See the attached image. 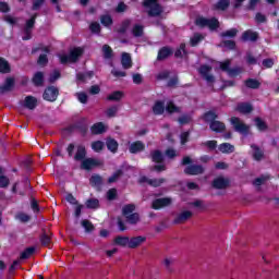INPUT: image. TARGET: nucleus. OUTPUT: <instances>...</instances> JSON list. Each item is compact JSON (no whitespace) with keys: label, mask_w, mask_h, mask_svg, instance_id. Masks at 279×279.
Instances as JSON below:
<instances>
[{"label":"nucleus","mask_w":279,"mask_h":279,"mask_svg":"<svg viewBox=\"0 0 279 279\" xmlns=\"http://www.w3.org/2000/svg\"><path fill=\"white\" fill-rule=\"evenodd\" d=\"M69 156L82 162L86 158V146L82 144H70L66 149Z\"/></svg>","instance_id":"nucleus-1"},{"label":"nucleus","mask_w":279,"mask_h":279,"mask_svg":"<svg viewBox=\"0 0 279 279\" xmlns=\"http://www.w3.org/2000/svg\"><path fill=\"white\" fill-rule=\"evenodd\" d=\"M84 53L82 48H73L70 51V54H61L60 62L61 64H66L69 62H77V59Z\"/></svg>","instance_id":"nucleus-2"},{"label":"nucleus","mask_w":279,"mask_h":279,"mask_svg":"<svg viewBox=\"0 0 279 279\" xmlns=\"http://www.w3.org/2000/svg\"><path fill=\"white\" fill-rule=\"evenodd\" d=\"M213 66H215V69H221V71L228 73L230 77H235V75L241 73V69H230V60H226L225 62H214Z\"/></svg>","instance_id":"nucleus-3"},{"label":"nucleus","mask_w":279,"mask_h":279,"mask_svg":"<svg viewBox=\"0 0 279 279\" xmlns=\"http://www.w3.org/2000/svg\"><path fill=\"white\" fill-rule=\"evenodd\" d=\"M230 123L233 130H235V132H239V134H247L250 132V125L245 124L241 121V119L236 117H232L230 119Z\"/></svg>","instance_id":"nucleus-4"},{"label":"nucleus","mask_w":279,"mask_h":279,"mask_svg":"<svg viewBox=\"0 0 279 279\" xmlns=\"http://www.w3.org/2000/svg\"><path fill=\"white\" fill-rule=\"evenodd\" d=\"M195 24L198 27H208L209 29H217L219 27V21L217 19H205V17H197Z\"/></svg>","instance_id":"nucleus-5"},{"label":"nucleus","mask_w":279,"mask_h":279,"mask_svg":"<svg viewBox=\"0 0 279 279\" xmlns=\"http://www.w3.org/2000/svg\"><path fill=\"white\" fill-rule=\"evenodd\" d=\"M158 0H145L144 5L148 9V14L150 16H158L162 12V8L158 5Z\"/></svg>","instance_id":"nucleus-6"},{"label":"nucleus","mask_w":279,"mask_h":279,"mask_svg":"<svg viewBox=\"0 0 279 279\" xmlns=\"http://www.w3.org/2000/svg\"><path fill=\"white\" fill-rule=\"evenodd\" d=\"M104 165V160L97 158H86L81 162V169H85V171H90V169H95V167H101Z\"/></svg>","instance_id":"nucleus-7"},{"label":"nucleus","mask_w":279,"mask_h":279,"mask_svg":"<svg viewBox=\"0 0 279 279\" xmlns=\"http://www.w3.org/2000/svg\"><path fill=\"white\" fill-rule=\"evenodd\" d=\"M155 114H175V112H180V107L175 106H155L153 108Z\"/></svg>","instance_id":"nucleus-8"},{"label":"nucleus","mask_w":279,"mask_h":279,"mask_svg":"<svg viewBox=\"0 0 279 279\" xmlns=\"http://www.w3.org/2000/svg\"><path fill=\"white\" fill-rule=\"evenodd\" d=\"M151 158H153V162H157L154 169L158 172L165 171L166 167L162 163V160H163L162 153L160 150H155L153 151Z\"/></svg>","instance_id":"nucleus-9"},{"label":"nucleus","mask_w":279,"mask_h":279,"mask_svg":"<svg viewBox=\"0 0 279 279\" xmlns=\"http://www.w3.org/2000/svg\"><path fill=\"white\" fill-rule=\"evenodd\" d=\"M173 199L171 197H163L153 202L154 210H160V208H166V206H171Z\"/></svg>","instance_id":"nucleus-10"},{"label":"nucleus","mask_w":279,"mask_h":279,"mask_svg":"<svg viewBox=\"0 0 279 279\" xmlns=\"http://www.w3.org/2000/svg\"><path fill=\"white\" fill-rule=\"evenodd\" d=\"M58 88L50 86L44 92V99L46 101H56L58 99Z\"/></svg>","instance_id":"nucleus-11"},{"label":"nucleus","mask_w":279,"mask_h":279,"mask_svg":"<svg viewBox=\"0 0 279 279\" xmlns=\"http://www.w3.org/2000/svg\"><path fill=\"white\" fill-rule=\"evenodd\" d=\"M145 241H147V238L143 235L129 238V247L131 250H136V247H141Z\"/></svg>","instance_id":"nucleus-12"},{"label":"nucleus","mask_w":279,"mask_h":279,"mask_svg":"<svg viewBox=\"0 0 279 279\" xmlns=\"http://www.w3.org/2000/svg\"><path fill=\"white\" fill-rule=\"evenodd\" d=\"M34 23H36V15L26 22L24 29L25 36H23V40H29V38H32V29L34 28Z\"/></svg>","instance_id":"nucleus-13"},{"label":"nucleus","mask_w":279,"mask_h":279,"mask_svg":"<svg viewBox=\"0 0 279 279\" xmlns=\"http://www.w3.org/2000/svg\"><path fill=\"white\" fill-rule=\"evenodd\" d=\"M210 69L208 65H203L199 69L201 75L206 80V82H215V76L210 75Z\"/></svg>","instance_id":"nucleus-14"},{"label":"nucleus","mask_w":279,"mask_h":279,"mask_svg":"<svg viewBox=\"0 0 279 279\" xmlns=\"http://www.w3.org/2000/svg\"><path fill=\"white\" fill-rule=\"evenodd\" d=\"M14 88V78H7L4 84L0 86V95L10 93Z\"/></svg>","instance_id":"nucleus-15"},{"label":"nucleus","mask_w":279,"mask_h":279,"mask_svg":"<svg viewBox=\"0 0 279 279\" xmlns=\"http://www.w3.org/2000/svg\"><path fill=\"white\" fill-rule=\"evenodd\" d=\"M106 130H108V126H106V124H104L102 122L95 123L90 128L92 134H104Z\"/></svg>","instance_id":"nucleus-16"},{"label":"nucleus","mask_w":279,"mask_h":279,"mask_svg":"<svg viewBox=\"0 0 279 279\" xmlns=\"http://www.w3.org/2000/svg\"><path fill=\"white\" fill-rule=\"evenodd\" d=\"M185 173L189 175H199V173H204V168L202 166H189L185 168Z\"/></svg>","instance_id":"nucleus-17"},{"label":"nucleus","mask_w":279,"mask_h":279,"mask_svg":"<svg viewBox=\"0 0 279 279\" xmlns=\"http://www.w3.org/2000/svg\"><path fill=\"white\" fill-rule=\"evenodd\" d=\"M121 64L123 69H132V57L128 52H123L121 57Z\"/></svg>","instance_id":"nucleus-18"},{"label":"nucleus","mask_w":279,"mask_h":279,"mask_svg":"<svg viewBox=\"0 0 279 279\" xmlns=\"http://www.w3.org/2000/svg\"><path fill=\"white\" fill-rule=\"evenodd\" d=\"M214 189H226L228 186V179L225 178H217L213 182Z\"/></svg>","instance_id":"nucleus-19"},{"label":"nucleus","mask_w":279,"mask_h":279,"mask_svg":"<svg viewBox=\"0 0 279 279\" xmlns=\"http://www.w3.org/2000/svg\"><path fill=\"white\" fill-rule=\"evenodd\" d=\"M209 128L213 132H223L226 130V124L220 121H213L210 122Z\"/></svg>","instance_id":"nucleus-20"},{"label":"nucleus","mask_w":279,"mask_h":279,"mask_svg":"<svg viewBox=\"0 0 279 279\" xmlns=\"http://www.w3.org/2000/svg\"><path fill=\"white\" fill-rule=\"evenodd\" d=\"M114 245H120L121 247H129L130 246V238L128 236H117L113 240Z\"/></svg>","instance_id":"nucleus-21"},{"label":"nucleus","mask_w":279,"mask_h":279,"mask_svg":"<svg viewBox=\"0 0 279 279\" xmlns=\"http://www.w3.org/2000/svg\"><path fill=\"white\" fill-rule=\"evenodd\" d=\"M107 149L111 151L112 154H117V150L119 149V143H117L113 138H108L106 142Z\"/></svg>","instance_id":"nucleus-22"},{"label":"nucleus","mask_w":279,"mask_h":279,"mask_svg":"<svg viewBox=\"0 0 279 279\" xmlns=\"http://www.w3.org/2000/svg\"><path fill=\"white\" fill-rule=\"evenodd\" d=\"M143 149H145V144L142 142H135L130 145L131 154H138V151H143Z\"/></svg>","instance_id":"nucleus-23"},{"label":"nucleus","mask_w":279,"mask_h":279,"mask_svg":"<svg viewBox=\"0 0 279 279\" xmlns=\"http://www.w3.org/2000/svg\"><path fill=\"white\" fill-rule=\"evenodd\" d=\"M218 149L221 154H232V151H234V146L230 143H223L219 145Z\"/></svg>","instance_id":"nucleus-24"},{"label":"nucleus","mask_w":279,"mask_h":279,"mask_svg":"<svg viewBox=\"0 0 279 279\" xmlns=\"http://www.w3.org/2000/svg\"><path fill=\"white\" fill-rule=\"evenodd\" d=\"M258 39V34L256 32H252V31H246L243 33L242 35V40H257Z\"/></svg>","instance_id":"nucleus-25"},{"label":"nucleus","mask_w":279,"mask_h":279,"mask_svg":"<svg viewBox=\"0 0 279 279\" xmlns=\"http://www.w3.org/2000/svg\"><path fill=\"white\" fill-rule=\"evenodd\" d=\"M251 154L254 158V160H262L263 159V151L260 148H258L256 145L251 146Z\"/></svg>","instance_id":"nucleus-26"},{"label":"nucleus","mask_w":279,"mask_h":279,"mask_svg":"<svg viewBox=\"0 0 279 279\" xmlns=\"http://www.w3.org/2000/svg\"><path fill=\"white\" fill-rule=\"evenodd\" d=\"M173 53V50L170 48L163 47L158 52V60H166V58H169Z\"/></svg>","instance_id":"nucleus-27"},{"label":"nucleus","mask_w":279,"mask_h":279,"mask_svg":"<svg viewBox=\"0 0 279 279\" xmlns=\"http://www.w3.org/2000/svg\"><path fill=\"white\" fill-rule=\"evenodd\" d=\"M140 182L141 183H143V182H147L148 184H150V186H160L163 182H165V180H162V179H159V180H149V179H147L146 177H142L141 179H140Z\"/></svg>","instance_id":"nucleus-28"},{"label":"nucleus","mask_w":279,"mask_h":279,"mask_svg":"<svg viewBox=\"0 0 279 279\" xmlns=\"http://www.w3.org/2000/svg\"><path fill=\"white\" fill-rule=\"evenodd\" d=\"M191 217H193V213H191L190 210H185V211H182L178 216L177 221H178V223H182V222L191 219Z\"/></svg>","instance_id":"nucleus-29"},{"label":"nucleus","mask_w":279,"mask_h":279,"mask_svg":"<svg viewBox=\"0 0 279 279\" xmlns=\"http://www.w3.org/2000/svg\"><path fill=\"white\" fill-rule=\"evenodd\" d=\"M44 80L45 76L43 75V72H37L33 77V84H35V86H43Z\"/></svg>","instance_id":"nucleus-30"},{"label":"nucleus","mask_w":279,"mask_h":279,"mask_svg":"<svg viewBox=\"0 0 279 279\" xmlns=\"http://www.w3.org/2000/svg\"><path fill=\"white\" fill-rule=\"evenodd\" d=\"M0 73H10V63L3 58H0Z\"/></svg>","instance_id":"nucleus-31"},{"label":"nucleus","mask_w":279,"mask_h":279,"mask_svg":"<svg viewBox=\"0 0 279 279\" xmlns=\"http://www.w3.org/2000/svg\"><path fill=\"white\" fill-rule=\"evenodd\" d=\"M245 86H247V88H259L260 82L255 78H248L247 81H245Z\"/></svg>","instance_id":"nucleus-32"},{"label":"nucleus","mask_w":279,"mask_h":279,"mask_svg":"<svg viewBox=\"0 0 279 279\" xmlns=\"http://www.w3.org/2000/svg\"><path fill=\"white\" fill-rule=\"evenodd\" d=\"M104 147H105V144L101 141H96L92 143V149L97 154H99V151H101Z\"/></svg>","instance_id":"nucleus-33"},{"label":"nucleus","mask_w":279,"mask_h":279,"mask_svg":"<svg viewBox=\"0 0 279 279\" xmlns=\"http://www.w3.org/2000/svg\"><path fill=\"white\" fill-rule=\"evenodd\" d=\"M108 99L110 101H120V99H123V92H113L108 96Z\"/></svg>","instance_id":"nucleus-34"},{"label":"nucleus","mask_w":279,"mask_h":279,"mask_svg":"<svg viewBox=\"0 0 279 279\" xmlns=\"http://www.w3.org/2000/svg\"><path fill=\"white\" fill-rule=\"evenodd\" d=\"M37 104H40L38 99L34 96H27L24 99V106H36Z\"/></svg>","instance_id":"nucleus-35"},{"label":"nucleus","mask_w":279,"mask_h":279,"mask_svg":"<svg viewBox=\"0 0 279 279\" xmlns=\"http://www.w3.org/2000/svg\"><path fill=\"white\" fill-rule=\"evenodd\" d=\"M102 53L106 60H110L112 58V48L108 45L102 46Z\"/></svg>","instance_id":"nucleus-36"},{"label":"nucleus","mask_w":279,"mask_h":279,"mask_svg":"<svg viewBox=\"0 0 279 279\" xmlns=\"http://www.w3.org/2000/svg\"><path fill=\"white\" fill-rule=\"evenodd\" d=\"M135 206L134 205H126L123 207L122 213L124 215V217H128L130 215H134V210H135Z\"/></svg>","instance_id":"nucleus-37"},{"label":"nucleus","mask_w":279,"mask_h":279,"mask_svg":"<svg viewBox=\"0 0 279 279\" xmlns=\"http://www.w3.org/2000/svg\"><path fill=\"white\" fill-rule=\"evenodd\" d=\"M217 119V113L215 111H208L207 113L204 114V120L207 121L208 123H213Z\"/></svg>","instance_id":"nucleus-38"},{"label":"nucleus","mask_w":279,"mask_h":279,"mask_svg":"<svg viewBox=\"0 0 279 279\" xmlns=\"http://www.w3.org/2000/svg\"><path fill=\"white\" fill-rule=\"evenodd\" d=\"M239 34V31L236 28H231L229 31H226L225 33L221 34L223 38H234Z\"/></svg>","instance_id":"nucleus-39"},{"label":"nucleus","mask_w":279,"mask_h":279,"mask_svg":"<svg viewBox=\"0 0 279 279\" xmlns=\"http://www.w3.org/2000/svg\"><path fill=\"white\" fill-rule=\"evenodd\" d=\"M254 110L252 106H240L238 107V112H241V114H251V112Z\"/></svg>","instance_id":"nucleus-40"},{"label":"nucleus","mask_w":279,"mask_h":279,"mask_svg":"<svg viewBox=\"0 0 279 279\" xmlns=\"http://www.w3.org/2000/svg\"><path fill=\"white\" fill-rule=\"evenodd\" d=\"M100 23L105 25V27H110L112 24V17L110 15H102L100 17Z\"/></svg>","instance_id":"nucleus-41"},{"label":"nucleus","mask_w":279,"mask_h":279,"mask_svg":"<svg viewBox=\"0 0 279 279\" xmlns=\"http://www.w3.org/2000/svg\"><path fill=\"white\" fill-rule=\"evenodd\" d=\"M255 125H256L257 130H260V132L267 130V124L265 123V121H263L259 118L255 119Z\"/></svg>","instance_id":"nucleus-42"},{"label":"nucleus","mask_w":279,"mask_h":279,"mask_svg":"<svg viewBox=\"0 0 279 279\" xmlns=\"http://www.w3.org/2000/svg\"><path fill=\"white\" fill-rule=\"evenodd\" d=\"M34 247L26 248L20 256L21 260H25L26 258H29L32 254H34Z\"/></svg>","instance_id":"nucleus-43"},{"label":"nucleus","mask_w":279,"mask_h":279,"mask_svg":"<svg viewBox=\"0 0 279 279\" xmlns=\"http://www.w3.org/2000/svg\"><path fill=\"white\" fill-rule=\"evenodd\" d=\"M202 40H204V35L195 34V35L191 38V45H192V47H195L198 43H202Z\"/></svg>","instance_id":"nucleus-44"},{"label":"nucleus","mask_w":279,"mask_h":279,"mask_svg":"<svg viewBox=\"0 0 279 279\" xmlns=\"http://www.w3.org/2000/svg\"><path fill=\"white\" fill-rule=\"evenodd\" d=\"M190 206H192V208H196L197 210H204V208H206V205H204V202L202 201H194L190 203Z\"/></svg>","instance_id":"nucleus-45"},{"label":"nucleus","mask_w":279,"mask_h":279,"mask_svg":"<svg viewBox=\"0 0 279 279\" xmlns=\"http://www.w3.org/2000/svg\"><path fill=\"white\" fill-rule=\"evenodd\" d=\"M102 182L101 177H99V174L93 175L90 178V184L92 186H99Z\"/></svg>","instance_id":"nucleus-46"},{"label":"nucleus","mask_w":279,"mask_h":279,"mask_svg":"<svg viewBox=\"0 0 279 279\" xmlns=\"http://www.w3.org/2000/svg\"><path fill=\"white\" fill-rule=\"evenodd\" d=\"M129 223H138V214H131L130 216H124Z\"/></svg>","instance_id":"nucleus-47"},{"label":"nucleus","mask_w":279,"mask_h":279,"mask_svg":"<svg viewBox=\"0 0 279 279\" xmlns=\"http://www.w3.org/2000/svg\"><path fill=\"white\" fill-rule=\"evenodd\" d=\"M75 97L78 99L81 104H86V101H88V95H86V93L84 92L76 93Z\"/></svg>","instance_id":"nucleus-48"},{"label":"nucleus","mask_w":279,"mask_h":279,"mask_svg":"<svg viewBox=\"0 0 279 279\" xmlns=\"http://www.w3.org/2000/svg\"><path fill=\"white\" fill-rule=\"evenodd\" d=\"M186 54V46L184 44H181L180 48L175 51L174 56L175 58H182V56Z\"/></svg>","instance_id":"nucleus-49"},{"label":"nucleus","mask_w":279,"mask_h":279,"mask_svg":"<svg viewBox=\"0 0 279 279\" xmlns=\"http://www.w3.org/2000/svg\"><path fill=\"white\" fill-rule=\"evenodd\" d=\"M228 5H230V1L229 0H220L216 4V10H226L228 8Z\"/></svg>","instance_id":"nucleus-50"},{"label":"nucleus","mask_w":279,"mask_h":279,"mask_svg":"<svg viewBox=\"0 0 279 279\" xmlns=\"http://www.w3.org/2000/svg\"><path fill=\"white\" fill-rule=\"evenodd\" d=\"M82 226L86 230V232H93V230H95V227L88 220H83Z\"/></svg>","instance_id":"nucleus-51"},{"label":"nucleus","mask_w":279,"mask_h":279,"mask_svg":"<svg viewBox=\"0 0 279 279\" xmlns=\"http://www.w3.org/2000/svg\"><path fill=\"white\" fill-rule=\"evenodd\" d=\"M92 75H93V72H87L85 74L80 73V74H77L76 77H77L78 82H86V80H90Z\"/></svg>","instance_id":"nucleus-52"},{"label":"nucleus","mask_w":279,"mask_h":279,"mask_svg":"<svg viewBox=\"0 0 279 279\" xmlns=\"http://www.w3.org/2000/svg\"><path fill=\"white\" fill-rule=\"evenodd\" d=\"M87 208H99V201L98 199H89L86 202Z\"/></svg>","instance_id":"nucleus-53"},{"label":"nucleus","mask_w":279,"mask_h":279,"mask_svg":"<svg viewBox=\"0 0 279 279\" xmlns=\"http://www.w3.org/2000/svg\"><path fill=\"white\" fill-rule=\"evenodd\" d=\"M17 221H22V223H27L29 221V216L27 214H17L16 217Z\"/></svg>","instance_id":"nucleus-54"},{"label":"nucleus","mask_w":279,"mask_h":279,"mask_svg":"<svg viewBox=\"0 0 279 279\" xmlns=\"http://www.w3.org/2000/svg\"><path fill=\"white\" fill-rule=\"evenodd\" d=\"M133 36H143V26L136 24L134 27H133Z\"/></svg>","instance_id":"nucleus-55"},{"label":"nucleus","mask_w":279,"mask_h":279,"mask_svg":"<svg viewBox=\"0 0 279 279\" xmlns=\"http://www.w3.org/2000/svg\"><path fill=\"white\" fill-rule=\"evenodd\" d=\"M4 21H5L7 23H9V25H16V24L19 23V19H16V17H14V16H12V15H7V16L4 17Z\"/></svg>","instance_id":"nucleus-56"},{"label":"nucleus","mask_w":279,"mask_h":279,"mask_svg":"<svg viewBox=\"0 0 279 279\" xmlns=\"http://www.w3.org/2000/svg\"><path fill=\"white\" fill-rule=\"evenodd\" d=\"M89 28H90V32H93L94 34H99L101 26L99 25V23L94 22L90 24Z\"/></svg>","instance_id":"nucleus-57"},{"label":"nucleus","mask_w":279,"mask_h":279,"mask_svg":"<svg viewBox=\"0 0 279 279\" xmlns=\"http://www.w3.org/2000/svg\"><path fill=\"white\" fill-rule=\"evenodd\" d=\"M8 184H10V179H8V177L0 175V187L5 189Z\"/></svg>","instance_id":"nucleus-58"},{"label":"nucleus","mask_w":279,"mask_h":279,"mask_svg":"<svg viewBox=\"0 0 279 279\" xmlns=\"http://www.w3.org/2000/svg\"><path fill=\"white\" fill-rule=\"evenodd\" d=\"M47 62H49V60L47 59V54H40L39 59L37 61L39 66H45V64H47Z\"/></svg>","instance_id":"nucleus-59"},{"label":"nucleus","mask_w":279,"mask_h":279,"mask_svg":"<svg viewBox=\"0 0 279 279\" xmlns=\"http://www.w3.org/2000/svg\"><path fill=\"white\" fill-rule=\"evenodd\" d=\"M128 27H130V20H125L123 23H122V26L118 29V32L120 34H123L124 32L128 31Z\"/></svg>","instance_id":"nucleus-60"},{"label":"nucleus","mask_w":279,"mask_h":279,"mask_svg":"<svg viewBox=\"0 0 279 279\" xmlns=\"http://www.w3.org/2000/svg\"><path fill=\"white\" fill-rule=\"evenodd\" d=\"M222 47H226V49H234L235 44L232 40L223 41L221 44Z\"/></svg>","instance_id":"nucleus-61"},{"label":"nucleus","mask_w":279,"mask_h":279,"mask_svg":"<svg viewBox=\"0 0 279 279\" xmlns=\"http://www.w3.org/2000/svg\"><path fill=\"white\" fill-rule=\"evenodd\" d=\"M206 147H208V149H216L217 147V141H207L205 143Z\"/></svg>","instance_id":"nucleus-62"},{"label":"nucleus","mask_w":279,"mask_h":279,"mask_svg":"<svg viewBox=\"0 0 279 279\" xmlns=\"http://www.w3.org/2000/svg\"><path fill=\"white\" fill-rule=\"evenodd\" d=\"M107 197L108 199H114V197H117V190L114 189L109 190L107 193Z\"/></svg>","instance_id":"nucleus-63"},{"label":"nucleus","mask_w":279,"mask_h":279,"mask_svg":"<svg viewBox=\"0 0 279 279\" xmlns=\"http://www.w3.org/2000/svg\"><path fill=\"white\" fill-rule=\"evenodd\" d=\"M143 82V76L141 74H133V83L141 84Z\"/></svg>","instance_id":"nucleus-64"}]
</instances>
